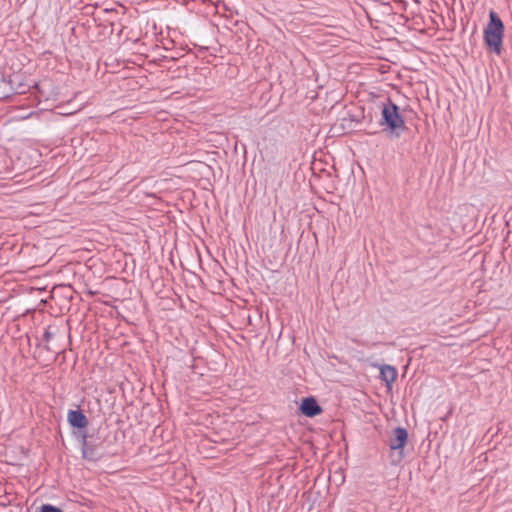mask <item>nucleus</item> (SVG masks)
<instances>
[{
    "mask_svg": "<svg viewBox=\"0 0 512 512\" xmlns=\"http://www.w3.org/2000/svg\"><path fill=\"white\" fill-rule=\"evenodd\" d=\"M380 126L383 131L390 136L400 137L405 131L406 125L403 116L400 114L399 107L388 98L381 103V120Z\"/></svg>",
    "mask_w": 512,
    "mask_h": 512,
    "instance_id": "obj_1",
    "label": "nucleus"
},
{
    "mask_svg": "<svg viewBox=\"0 0 512 512\" xmlns=\"http://www.w3.org/2000/svg\"><path fill=\"white\" fill-rule=\"evenodd\" d=\"M503 37L504 24L500 17L494 11H491L489 14V22L484 29V42L490 51L496 55H500L502 52Z\"/></svg>",
    "mask_w": 512,
    "mask_h": 512,
    "instance_id": "obj_2",
    "label": "nucleus"
},
{
    "mask_svg": "<svg viewBox=\"0 0 512 512\" xmlns=\"http://www.w3.org/2000/svg\"><path fill=\"white\" fill-rule=\"evenodd\" d=\"M102 441L99 437L94 438L93 435L82 434V457L91 462H97L103 458L100 445Z\"/></svg>",
    "mask_w": 512,
    "mask_h": 512,
    "instance_id": "obj_3",
    "label": "nucleus"
},
{
    "mask_svg": "<svg viewBox=\"0 0 512 512\" xmlns=\"http://www.w3.org/2000/svg\"><path fill=\"white\" fill-rule=\"evenodd\" d=\"M407 440V430L403 427H397L393 430V435L389 439V447L391 450H399V454L402 457V450L405 447Z\"/></svg>",
    "mask_w": 512,
    "mask_h": 512,
    "instance_id": "obj_4",
    "label": "nucleus"
},
{
    "mask_svg": "<svg viewBox=\"0 0 512 512\" xmlns=\"http://www.w3.org/2000/svg\"><path fill=\"white\" fill-rule=\"evenodd\" d=\"M300 411L304 416L312 418L319 415L322 408L314 397L309 396L302 400Z\"/></svg>",
    "mask_w": 512,
    "mask_h": 512,
    "instance_id": "obj_5",
    "label": "nucleus"
},
{
    "mask_svg": "<svg viewBox=\"0 0 512 512\" xmlns=\"http://www.w3.org/2000/svg\"><path fill=\"white\" fill-rule=\"evenodd\" d=\"M68 423L78 429H85L88 425V419L81 410H69L67 414Z\"/></svg>",
    "mask_w": 512,
    "mask_h": 512,
    "instance_id": "obj_6",
    "label": "nucleus"
},
{
    "mask_svg": "<svg viewBox=\"0 0 512 512\" xmlns=\"http://www.w3.org/2000/svg\"><path fill=\"white\" fill-rule=\"evenodd\" d=\"M397 371L394 366L391 365H381L380 366V379L386 384L388 388L392 387V384L396 380Z\"/></svg>",
    "mask_w": 512,
    "mask_h": 512,
    "instance_id": "obj_7",
    "label": "nucleus"
},
{
    "mask_svg": "<svg viewBox=\"0 0 512 512\" xmlns=\"http://www.w3.org/2000/svg\"><path fill=\"white\" fill-rule=\"evenodd\" d=\"M61 328L55 325H50L46 328L44 334H43V341L46 343H49L50 340L56 336L58 333H60Z\"/></svg>",
    "mask_w": 512,
    "mask_h": 512,
    "instance_id": "obj_8",
    "label": "nucleus"
},
{
    "mask_svg": "<svg viewBox=\"0 0 512 512\" xmlns=\"http://www.w3.org/2000/svg\"><path fill=\"white\" fill-rule=\"evenodd\" d=\"M36 512H63L62 509L51 504L41 505Z\"/></svg>",
    "mask_w": 512,
    "mask_h": 512,
    "instance_id": "obj_9",
    "label": "nucleus"
}]
</instances>
